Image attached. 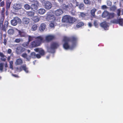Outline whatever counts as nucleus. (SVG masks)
Segmentation results:
<instances>
[{
	"label": "nucleus",
	"instance_id": "obj_34",
	"mask_svg": "<svg viewBox=\"0 0 123 123\" xmlns=\"http://www.w3.org/2000/svg\"><path fill=\"white\" fill-rule=\"evenodd\" d=\"M115 14L113 13H109L108 18L110 19L113 18L115 16Z\"/></svg>",
	"mask_w": 123,
	"mask_h": 123
},
{
	"label": "nucleus",
	"instance_id": "obj_63",
	"mask_svg": "<svg viewBox=\"0 0 123 123\" xmlns=\"http://www.w3.org/2000/svg\"><path fill=\"white\" fill-rule=\"evenodd\" d=\"M64 0H58V1L60 2H62Z\"/></svg>",
	"mask_w": 123,
	"mask_h": 123
},
{
	"label": "nucleus",
	"instance_id": "obj_27",
	"mask_svg": "<svg viewBox=\"0 0 123 123\" xmlns=\"http://www.w3.org/2000/svg\"><path fill=\"white\" fill-rule=\"evenodd\" d=\"M39 43H38L36 41H35L31 42V45H30V47H35L37 46H39Z\"/></svg>",
	"mask_w": 123,
	"mask_h": 123
},
{
	"label": "nucleus",
	"instance_id": "obj_19",
	"mask_svg": "<svg viewBox=\"0 0 123 123\" xmlns=\"http://www.w3.org/2000/svg\"><path fill=\"white\" fill-rule=\"evenodd\" d=\"M34 50L35 51L38 52L41 55H43L44 54V51L42 49L37 48L35 49Z\"/></svg>",
	"mask_w": 123,
	"mask_h": 123
},
{
	"label": "nucleus",
	"instance_id": "obj_45",
	"mask_svg": "<svg viewBox=\"0 0 123 123\" xmlns=\"http://www.w3.org/2000/svg\"><path fill=\"white\" fill-rule=\"evenodd\" d=\"M29 44V42H28L23 43L22 44V45L25 47H27L28 46Z\"/></svg>",
	"mask_w": 123,
	"mask_h": 123
},
{
	"label": "nucleus",
	"instance_id": "obj_64",
	"mask_svg": "<svg viewBox=\"0 0 123 123\" xmlns=\"http://www.w3.org/2000/svg\"><path fill=\"white\" fill-rule=\"evenodd\" d=\"M36 61H34L33 62V63L34 65L35 64V63L36 62Z\"/></svg>",
	"mask_w": 123,
	"mask_h": 123
},
{
	"label": "nucleus",
	"instance_id": "obj_41",
	"mask_svg": "<svg viewBox=\"0 0 123 123\" xmlns=\"http://www.w3.org/2000/svg\"><path fill=\"white\" fill-rule=\"evenodd\" d=\"M24 7L25 9L27 10H29L31 8V6H30L28 4L25 5Z\"/></svg>",
	"mask_w": 123,
	"mask_h": 123
},
{
	"label": "nucleus",
	"instance_id": "obj_40",
	"mask_svg": "<svg viewBox=\"0 0 123 123\" xmlns=\"http://www.w3.org/2000/svg\"><path fill=\"white\" fill-rule=\"evenodd\" d=\"M37 29V25L36 24L33 25L32 26L31 29L32 30H36Z\"/></svg>",
	"mask_w": 123,
	"mask_h": 123
},
{
	"label": "nucleus",
	"instance_id": "obj_38",
	"mask_svg": "<svg viewBox=\"0 0 123 123\" xmlns=\"http://www.w3.org/2000/svg\"><path fill=\"white\" fill-rule=\"evenodd\" d=\"M117 9V7L114 5L112 6L110 8V10L113 11H115Z\"/></svg>",
	"mask_w": 123,
	"mask_h": 123
},
{
	"label": "nucleus",
	"instance_id": "obj_35",
	"mask_svg": "<svg viewBox=\"0 0 123 123\" xmlns=\"http://www.w3.org/2000/svg\"><path fill=\"white\" fill-rule=\"evenodd\" d=\"M32 19L35 22H38L39 20V18L37 16H35L32 18Z\"/></svg>",
	"mask_w": 123,
	"mask_h": 123
},
{
	"label": "nucleus",
	"instance_id": "obj_20",
	"mask_svg": "<svg viewBox=\"0 0 123 123\" xmlns=\"http://www.w3.org/2000/svg\"><path fill=\"white\" fill-rule=\"evenodd\" d=\"M8 22L7 20L6 19L4 23V25H3L2 27H0L1 30H2L3 31H6V28L7 27V26L8 25Z\"/></svg>",
	"mask_w": 123,
	"mask_h": 123
},
{
	"label": "nucleus",
	"instance_id": "obj_21",
	"mask_svg": "<svg viewBox=\"0 0 123 123\" xmlns=\"http://www.w3.org/2000/svg\"><path fill=\"white\" fill-rule=\"evenodd\" d=\"M30 19L27 18H24L23 19V22L24 25H27L29 23L30 21Z\"/></svg>",
	"mask_w": 123,
	"mask_h": 123
},
{
	"label": "nucleus",
	"instance_id": "obj_58",
	"mask_svg": "<svg viewBox=\"0 0 123 123\" xmlns=\"http://www.w3.org/2000/svg\"><path fill=\"white\" fill-rule=\"evenodd\" d=\"M6 39H4V40L3 43L4 44L6 45Z\"/></svg>",
	"mask_w": 123,
	"mask_h": 123
},
{
	"label": "nucleus",
	"instance_id": "obj_30",
	"mask_svg": "<svg viewBox=\"0 0 123 123\" xmlns=\"http://www.w3.org/2000/svg\"><path fill=\"white\" fill-rule=\"evenodd\" d=\"M15 63L16 65H20L23 63V61L21 59L19 58L16 60Z\"/></svg>",
	"mask_w": 123,
	"mask_h": 123
},
{
	"label": "nucleus",
	"instance_id": "obj_22",
	"mask_svg": "<svg viewBox=\"0 0 123 123\" xmlns=\"http://www.w3.org/2000/svg\"><path fill=\"white\" fill-rule=\"evenodd\" d=\"M76 20V19L75 18L69 16L68 23H72L75 22Z\"/></svg>",
	"mask_w": 123,
	"mask_h": 123
},
{
	"label": "nucleus",
	"instance_id": "obj_14",
	"mask_svg": "<svg viewBox=\"0 0 123 123\" xmlns=\"http://www.w3.org/2000/svg\"><path fill=\"white\" fill-rule=\"evenodd\" d=\"M44 7L46 9H49L52 7V4L49 1L46 2L44 5Z\"/></svg>",
	"mask_w": 123,
	"mask_h": 123
},
{
	"label": "nucleus",
	"instance_id": "obj_55",
	"mask_svg": "<svg viewBox=\"0 0 123 123\" xmlns=\"http://www.w3.org/2000/svg\"><path fill=\"white\" fill-rule=\"evenodd\" d=\"M92 25L91 22H89L88 23V26L89 27H91Z\"/></svg>",
	"mask_w": 123,
	"mask_h": 123
},
{
	"label": "nucleus",
	"instance_id": "obj_18",
	"mask_svg": "<svg viewBox=\"0 0 123 123\" xmlns=\"http://www.w3.org/2000/svg\"><path fill=\"white\" fill-rule=\"evenodd\" d=\"M31 56L33 58H35L37 57L38 58H39L41 57L40 55L38 54L36 55L34 52H32L31 53Z\"/></svg>",
	"mask_w": 123,
	"mask_h": 123
},
{
	"label": "nucleus",
	"instance_id": "obj_32",
	"mask_svg": "<svg viewBox=\"0 0 123 123\" xmlns=\"http://www.w3.org/2000/svg\"><path fill=\"white\" fill-rule=\"evenodd\" d=\"M109 12L107 11H105L103 13L102 16L103 18L107 17L108 18Z\"/></svg>",
	"mask_w": 123,
	"mask_h": 123
},
{
	"label": "nucleus",
	"instance_id": "obj_61",
	"mask_svg": "<svg viewBox=\"0 0 123 123\" xmlns=\"http://www.w3.org/2000/svg\"><path fill=\"white\" fill-rule=\"evenodd\" d=\"M11 57L10 56H9L7 57V60L8 61H9Z\"/></svg>",
	"mask_w": 123,
	"mask_h": 123
},
{
	"label": "nucleus",
	"instance_id": "obj_24",
	"mask_svg": "<svg viewBox=\"0 0 123 123\" xmlns=\"http://www.w3.org/2000/svg\"><path fill=\"white\" fill-rule=\"evenodd\" d=\"M21 56L24 58L26 59L27 61H29L30 59L31 56H30L28 55L26 53H23L21 55Z\"/></svg>",
	"mask_w": 123,
	"mask_h": 123
},
{
	"label": "nucleus",
	"instance_id": "obj_7",
	"mask_svg": "<svg viewBox=\"0 0 123 123\" xmlns=\"http://www.w3.org/2000/svg\"><path fill=\"white\" fill-rule=\"evenodd\" d=\"M46 19L48 21H52L55 19V17L52 13L49 12L47 14Z\"/></svg>",
	"mask_w": 123,
	"mask_h": 123
},
{
	"label": "nucleus",
	"instance_id": "obj_53",
	"mask_svg": "<svg viewBox=\"0 0 123 123\" xmlns=\"http://www.w3.org/2000/svg\"><path fill=\"white\" fill-rule=\"evenodd\" d=\"M49 25L51 27H53L54 26V24L52 23H51Z\"/></svg>",
	"mask_w": 123,
	"mask_h": 123
},
{
	"label": "nucleus",
	"instance_id": "obj_31",
	"mask_svg": "<svg viewBox=\"0 0 123 123\" xmlns=\"http://www.w3.org/2000/svg\"><path fill=\"white\" fill-rule=\"evenodd\" d=\"M35 13L34 12L32 11H28L27 12V14L29 17H32L33 16Z\"/></svg>",
	"mask_w": 123,
	"mask_h": 123
},
{
	"label": "nucleus",
	"instance_id": "obj_15",
	"mask_svg": "<svg viewBox=\"0 0 123 123\" xmlns=\"http://www.w3.org/2000/svg\"><path fill=\"white\" fill-rule=\"evenodd\" d=\"M37 43H39V45L40 43L44 42L43 38L42 37L39 36L36 38V40Z\"/></svg>",
	"mask_w": 123,
	"mask_h": 123
},
{
	"label": "nucleus",
	"instance_id": "obj_17",
	"mask_svg": "<svg viewBox=\"0 0 123 123\" xmlns=\"http://www.w3.org/2000/svg\"><path fill=\"white\" fill-rule=\"evenodd\" d=\"M100 25L105 30H108L109 26L106 22H104L100 24Z\"/></svg>",
	"mask_w": 123,
	"mask_h": 123
},
{
	"label": "nucleus",
	"instance_id": "obj_51",
	"mask_svg": "<svg viewBox=\"0 0 123 123\" xmlns=\"http://www.w3.org/2000/svg\"><path fill=\"white\" fill-rule=\"evenodd\" d=\"M4 5V1H2L0 3V6H3Z\"/></svg>",
	"mask_w": 123,
	"mask_h": 123
},
{
	"label": "nucleus",
	"instance_id": "obj_49",
	"mask_svg": "<svg viewBox=\"0 0 123 123\" xmlns=\"http://www.w3.org/2000/svg\"><path fill=\"white\" fill-rule=\"evenodd\" d=\"M33 39V37H31L30 36H29L28 42L29 43Z\"/></svg>",
	"mask_w": 123,
	"mask_h": 123
},
{
	"label": "nucleus",
	"instance_id": "obj_33",
	"mask_svg": "<svg viewBox=\"0 0 123 123\" xmlns=\"http://www.w3.org/2000/svg\"><path fill=\"white\" fill-rule=\"evenodd\" d=\"M19 33L21 37H26L27 36L26 34L23 31H19Z\"/></svg>",
	"mask_w": 123,
	"mask_h": 123
},
{
	"label": "nucleus",
	"instance_id": "obj_28",
	"mask_svg": "<svg viewBox=\"0 0 123 123\" xmlns=\"http://www.w3.org/2000/svg\"><path fill=\"white\" fill-rule=\"evenodd\" d=\"M5 19V17L4 14H2L1 15L0 21V27H2V26H3V21Z\"/></svg>",
	"mask_w": 123,
	"mask_h": 123
},
{
	"label": "nucleus",
	"instance_id": "obj_36",
	"mask_svg": "<svg viewBox=\"0 0 123 123\" xmlns=\"http://www.w3.org/2000/svg\"><path fill=\"white\" fill-rule=\"evenodd\" d=\"M84 25V23L82 22H80L78 23L76 25V27L78 28H79L81 26H83Z\"/></svg>",
	"mask_w": 123,
	"mask_h": 123
},
{
	"label": "nucleus",
	"instance_id": "obj_57",
	"mask_svg": "<svg viewBox=\"0 0 123 123\" xmlns=\"http://www.w3.org/2000/svg\"><path fill=\"white\" fill-rule=\"evenodd\" d=\"M14 31H8V33L10 34H12L13 33Z\"/></svg>",
	"mask_w": 123,
	"mask_h": 123
},
{
	"label": "nucleus",
	"instance_id": "obj_4",
	"mask_svg": "<svg viewBox=\"0 0 123 123\" xmlns=\"http://www.w3.org/2000/svg\"><path fill=\"white\" fill-rule=\"evenodd\" d=\"M32 2L34 3L31 6V8L34 11H36L38 9V6H39L38 2L37 1L33 0Z\"/></svg>",
	"mask_w": 123,
	"mask_h": 123
},
{
	"label": "nucleus",
	"instance_id": "obj_39",
	"mask_svg": "<svg viewBox=\"0 0 123 123\" xmlns=\"http://www.w3.org/2000/svg\"><path fill=\"white\" fill-rule=\"evenodd\" d=\"M96 11V9L95 8H93L91 11V14L92 16L94 17L95 15V12Z\"/></svg>",
	"mask_w": 123,
	"mask_h": 123
},
{
	"label": "nucleus",
	"instance_id": "obj_62",
	"mask_svg": "<svg viewBox=\"0 0 123 123\" xmlns=\"http://www.w3.org/2000/svg\"><path fill=\"white\" fill-rule=\"evenodd\" d=\"M5 68H7L8 67V66L7 65V63H6L5 64Z\"/></svg>",
	"mask_w": 123,
	"mask_h": 123
},
{
	"label": "nucleus",
	"instance_id": "obj_52",
	"mask_svg": "<svg viewBox=\"0 0 123 123\" xmlns=\"http://www.w3.org/2000/svg\"><path fill=\"white\" fill-rule=\"evenodd\" d=\"M107 8V6L105 5H103L102 6V8L103 9H106Z\"/></svg>",
	"mask_w": 123,
	"mask_h": 123
},
{
	"label": "nucleus",
	"instance_id": "obj_60",
	"mask_svg": "<svg viewBox=\"0 0 123 123\" xmlns=\"http://www.w3.org/2000/svg\"><path fill=\"white\" fill-rule=\"evenodd\" d=\"M12 75L15 77H18V76L17 75H16L13 74H12Z\"/></svg>",
	"mask_w": 123,
	"mask_h": 123
},
{
	"label": "nucleus",
	"instance_id": "obj_6",
	"mask_svg": "<svg viewBox=\"0 0 123 123\" xmlns=\"http://www.w3.org/2000/svg\"><path fill=\"white\" fill-rule=\"evenodd\" d=\"M21 22V21L20 18L18 17H15L11 21V24L14 26L16 25L18 23H20Z\"/></svg>",
	"mask_w": 123,
	"mask_h": 123
},
{
	"label": "nucleus",
	"instance_id": "obj_12",
	"mask_svg": "<svg viewBox=\"0 0 123 123\" xmlns=\"http://www.w3.org/2000/svg\"><path fill=\"white\" fill-rule=\"evenodd\" d=\"M63 13V11L61 9H58L54 11V13L57 16H59Z\"/></svg>",
	"mask_w": 123,
	"mask_h": 123
},
{
	"label": "nucleus",
	"instance_id": "obj_56",
	"mask_svg": "<svg viewBox=\"0 0 123 123\" xmlns=\"http://www.w3.org/2000/svg\"><path fill=\"white\" fill-rule=\"evenodd\" d=\"M5 10V8H3L2 11L1 15H2V14H4V12Z\"/></svg>",
	"mask_w": 123,
	"mask_h": 123
},
{
	"label": "nucleus",
	"instance_id": "obj_13",
	"mask_svg": "<svg viewBox=\"0 0 123 123\" xmlns=\"http://www.w3.org/2000/svg\"><path fill=\"white\" fill-rule=\"evenodd\" d=\"M25 50V48L21 47H19L17 48L16 51L18 54H19L23 52Z\"/></svg>",
	"mask_w": 123,
	"mask_h": 123
},
{
	"label": "nucleus",
	"instance_id": "obj_1",
	"mask_svg": "<svg viewBox=\"0 0 123 123\" xmlns=\"http://www.w3.org/2000/svg\"><path fill=\"white\" fill-rule=\"evenodd\" d=\"M78 38L76 36L69 37L64 36L62 42L63 47L65 50H72L75 48L77 44Z\"/></svg>",
	"mask_w": 123,
	"mask_h": 123
},
{
	"label": "nucleus",
	"instance_id": "obj_16",
	"mask_svg": "<svg viewBox=\"0 0 123 123\" xmlns=\"http://www.w3.org/2000/svg\"><path fill=\"white\" fill-rule=\"evenodd\" d=\"M13 7L15 10H19L21 8L22 6L19 3H16L13 5Z\"/></svg>",
	"mask_w": 123,
	"mask_h": 123
},
{
	"label": "nucleus",
	"instance_id": "obj_42",
	"mask_svg": "<svg viewBox=\"0 0 123 123\" xmlns=\"http://www.w3.org/2000/svg\"><path fill=\"white\" fill-rule=\"evenodd\" d=\"M84 3L86 4L90 5L91 3L90 0H84Z\"/></svg>",
	"mask_w": 123,
	"mask_h": 123
},
{
	"label": "nucleus",
	"instance_id": "obj_26",
	"mask_svg": "<svg viewBox=\"0 0 123 123\" xmlns=\"http://www.w3.org/2000/svg\"><path fill=\"white\" fill-rule=\"evenodd\" d=\"M39 30L40 31H44L46 30L45 24H41L40 26Z\"/></svg>",
	"mask_w": 123,
	"mask_h": 123
},
{
	"label": "nucleus",
	"instance_id": "obj_2",
	"mask_svg": "<svg viewBox=\"0 0 123 123\" xmlns=\"http://www.w3.org/2000/svg\"><path fill=\"white\" fill-rule=\"evenodd\" d=\"M58 43L56 42H53L51 43L50 47L48 48V51L50 53H54L55 50L59 46Z\"/></svg>",
	"mask_w": 123,
	"mask_h": 123
},
{
	"label": "nucleus",
	"instance_id": "obj_3",
	"mask_svg": "<svg viewBox=\"0 0 123 123\" xmlns=\"http://www.w3.org/2000/svg\"><path fill=\"white\" fill-rule=\"evenodd\" d=\"M62 6L63 10L69 11H71L73 9V5L71 3L68 4V5H66L65 4H63Z\"/></svg>",
	"mask_w": 123,
	"mask_h": 123
},
{
	"label": "nucleus",
	"instance_id": "obj_43",
	"mask_svg": "<svg viewBox=\"0 0 123 123\" xmlns=\"http://www.w3.org/2000/svg\"><path fill=\"white\" fill-rule=\"evenodd\" d=\"M10 64V68L12 69H13V66L12 64H13V62L12 61H10L9 62Z\"/></svg>",
	"mask_w": 123,
	"mask_h": 123
},
{
	"label": "nucleus",
	"instance_id": "obj_47",
	"mask_svg": "<svg viewBox=\"0 0 123 123\" xmlns=\"http://www.w3.org/2000/svg\"><path fill=\"white\" fill-rule=\"evenodd\" d=\"M121 12V11L120 9H118L117 10V13L118 16H119L120 15Z\"/></svg>",
	"mask_w": 123,
	"mask_h": 123
},
{
	"label": "nucleus",
	"instance_id": "obj_46",
	"mask_svg": "<svg viewBox=\"0 0 123 123\" xmlns=\"http://www.w3.org/2000/svg\"><path fill=\"white\" fill-rule=\"evenodd\" d=\"M93 24L96 27H98V23L97 21H94Z\"/></svg>",
	"mask_w": 123,
	"mask_h": 123
},
{
	"label": "nucleus",
	"instance_id": "obj_48",
	"mask_svg": "<svg viewBox=\"0 0 123 123\" xmlns=\"http://www.w3.org/2000/svg\"><path fill=\"white\" fill-rule=\"evenodd\" d=\"M107 5L109 6H111L112 5L111 2L110 1H108L107 2Z\"/></svg>",
	"mask_w": 123,
	"mask_h": 123
},
{
	"label": "nucleus",
	"instance_id": "obj_5",
	"mask_svg": "<svg viewBox=\"0 0 123 123\" xmlns=\"http://www.w3.org/2000/svg\"><path fill=\"white\" fill-rule=\"evenodd\" d=\"M23 70H24L26 73H30L28 68L26 67V65L21 66L19 68H17V71L18 72H20Z\"/></svg>",
	"mask_w": 123,
	"mask_h": 123
},
{
	"label": "nucleus",
	"instance_id": "obj_50",
	"mask_svg": "<svg viewBox=\"0 0 123 123\" xmlns=\"http://www.w3.org/2000/svg\"><path fill=\"white\" fill-rule=\"evenodd\" d=\"M21 39L20 38L16 39L15 40V42L17 43H19Z\"/></svg>",
	"mask_w": 123,
	"mask_h": 123
},
{
	"label": "nucleus",
	"instance_id": "obj_9",
	"mask_svg": "<svg viewBox=\"0 0 123 123\" xmlns=\"http://www.w3.org/2000/svg\"><path fill=\"white\" fill-rule=\"evenodd\" d=\"M74 3L75 5L78 6L79 8L81 10H83L84 8V5L83 3H80L79 2L76 1V0H74Z\"/></svg>",
	"mask_w": 123,
	"mask_h": 123
},
{
	"label": "nucleus",
	"instance_id": "obj_8",
	"mask_svg": "<svg viewBox=\"0 0 123 123\" xmlns=\"http://www.w3.org/2000/svg\"><path fill=\"white\" fill-rule=\"evenodd\" d=\"M111 22L113 23L119 24L120 25L123 26V20L122 19H114L111 20Z\"/></svg>",
	"mask_w": 123,
	"mask_h": 123
},
{
	"label": "nucleus",
	"instance_id": "obj_37",
	"mask_svg": "<svg viewBox=\"0 0 123 123\" xmlns=\"http://www.w3.org/2000/svg\"><path fill=\"white\" fill-rule=\"evenodd\" d=\"M80 14L79 15V17H81L82 18H84L85 17L87 14L86 13H84L83 12H80Z\"/></svg>",
	"mask_w": 123,
	"mask_h": 123
},
{
	"label": "nucleus",
	"instance_id": "obj_11",
	"mask_svg": "<svg viewBox=\"0 0 123 123\" xmlns=\"http://www.w3.org/2000/svg\"><path fill=\"white\" fill-rule=\"evenodd\" d=\"M55 36L53 35H48L46 36L45 37V39L48 41H49L54 39Z\"/></svg>",
	"mask_w": 123,
	"mask_h": 123
},
{
	"label": "nucleus",
	"instance_id": "obj_25",
	"mask_svg": "<svg viewBox=\"0 0 123 123\" xmlns=\"http://www.w3.org/2000/svg\"><path fill=\"white\" fill-rule=\"evenodd\" d=\"M46 10L43 8H40L37 11L38 13L40 15H43L46 12Z\"/></svg>",
	"mask_w": 123,
	"mask_h": 123
},
{
	"label": "nucleus",
	"instance_id": "obj_44",
	"mask_svg": "<svg viewBox=\"0 0 123 123\" xmlns=\"http://www.w3.org/2000/svg\"><path fill=\"white\" fill-rule=\"evenodd\" d=\"M3 66L4 63H0V70L2 72L3 71Z\"/></svg>",
	"mask_w": 123,
	"mask_h": 123
},
{
	"label": "nucleus",
	"instance_id": "obj_59",
	"mask_svg": "<svg viewBox=\"0 0 123 123\" xmlns=\"http://www.w3.org/2000/svg\"><path fill=\"white\" fill-rule=\"evenodd\" d=\"M41 1L43 4H45V0H41Z\"/></svg>",
	"mask_w": 123,
	"mask_h": 123
},
{
	"label": "nucleus",
	"instance_id": "obj_54",
	"mask_svg": "<svg viewBox=\"0 0 123 123\" xmlns=\"http://www.w3.org/2000/svg\"><path fill=\"white\" fill-rule=\"evenodd\" d=\"M12 52V50L10 49H9L8 50L7 52L8 53L10 54Z\"/></svg>",
	"mask_w": 123,
	"mask_h": 123
},
{
	"label": "nucleus",
	"instance_id": "obj_29",
	"mask_svg": "<svg viewBox=\"0 0 123 123\" xmlns=\"http://www.w3.org/2000/svg\"><path fill=\"white\" fill-rule=\"evenodd\" d=\"M0 56L1 57V61H5L6 57L3 54V53L0 52Z\"/></svg>",
	"mask_w": 123,
	"mask_h": 123
},
{
	"label": "nucleus",
	"instance_id": "obj_23",
	"mask_svg": "<svg viewBox=\"0 0 123 123\" xmlns=\"http://www.w3.org/2000/svg\"><path fill=\"white\" fill-rule=\"evenodd\" d=\"M69 16L68 15H66L63 16L62 19V21L64 22H68Z\"/></svg>",
	"mask_w": 123,
	"mask_h": 123
},
{
	"label": "nucleus",
	"instance_id": "obj_10",
	"mask_svg": "<svg viewBox=\"0 0 123 123\" xmlns=\"http://www.w3.org/2000/svg\"><path fill=\"white\" fill-rule=\"evenodd\" d=\"M11 2H10V0H6V14L7 15L9 9Z\"/></svg>",
	"mask_w": 123,
	"mask_h": 123
}]
</instances>
